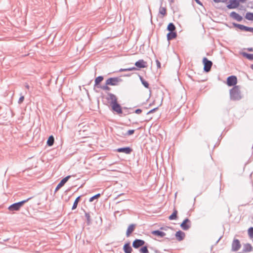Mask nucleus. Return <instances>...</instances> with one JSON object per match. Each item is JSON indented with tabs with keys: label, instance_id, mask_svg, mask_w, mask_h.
<instances>
[{
	"label": "nucleus",
	"instance_id": "obj_31",
	"mask_svg": "<svg viewBox=\"0 0 253 253\" xmlns=\"http://www.w3.org/2000/svg\"><path fill=\"white\" fill-rule=\"evenodd\" d=\"M246 18L250 20H253V13H247L246 15Z\"/></svg>",
	"mask_w": 253,
	"mask_h": 253
},
{
	"label": "nucleus",
	"instance_id": "obj_44",
	"mask_svg": "<svg viewBox=\"0 0 253 253\" xmlns=\"http://www.w3.org/2000/svg\"><path fill=\"white\" fill-rule=\"evenodd\" d=\"M157 109V108H155V109H152V110H150V111L148 112V113L149 114V113H152L154 112V111H155Z\"/></svg>",
	"mask_w": 253,
	"mask_h": 253
},
{
	"label": "nucleus",
	"instance_id": "obj_47",
	"mask_svg": "<svg viewBox=\"0 0 253 253\" xmlns=\"http://www.w3.org/2000/svg\"><path fill=\"white\" fill-rule=\"evenodd\" d=\"M60 188H59L58 186H57L55 189V192L57 191Z\"/></svg>",
	"mask_w": 253,
	"mask_h": 253
},
{
	"label": "nucleus",
	"instance_id": "obj_18",
	"mask_svg": "<svg viewBox=\"0 0 253 253\" xmlns=\"http://www.w3.org/2000/svg\"><path fill=\"white\" fill-rule=\"evenodd\" d=\"M177 36L176 33L175 32H171L167 34V39L168 41L175 39Z\"/></svg>",
	"mask_w": 253,
	"mask_h": 253
},
{
	"label": "nucleus",
	"instance_id": "obj_8",
	"mask_svg": "<svg viewBox=\"0 0 253 253\" xmlns=\"http://www.w3.org/2000/svg\"><path fill=\"white\" fill-rule=\"evenodd\" d=\"M180 227L184 230H188L190 227V221L185 219L181 224Z\"/></svg>",
	"mask_w": 253,
	"mask_h": 253
},
{
	"label": "nucleus",
	"instance_id": "obj_46",
	"mask_svg": "<svg viewBox=\"0 0 253 253\" xmlns=\"http://www.w3.org/2000/svg\"><path fill=\"white\" fill-rule=\"evenodd\" d=\"M248 50H249L250 51H253V48H248Z\"/></svg>",
	"mask_w": 253,
	"mask_h": 253
},
{
	"label": "nucleus",
	"instance_id": "obj_21",
	"mask_svg": "<svg viewBox=\"0 0 253 253\" xmlns=\"http://www.w3.org/2000/svg\"><path fill=\"white\" fill-rule=\"evenodd\" d=\"M124 250L126 253H131L132 248L129 244H126L124 246Z\"/></svg>",
	"mask_w": 253,
	"mask_h": 253
},
{
	"label": "nucleus",
	"instance_id": "obj_49",
	"mask_svg": "<svg viewBox=\"0 0 253 253\" xmlns=\"http://www.w3.org/2000/svg\"><path fill=\"white\" fill-rule=\"evenodd\" d=\"M251 68L253 70V64L251 66Z\"/></svg>",
	"mask_w": 253,
	"mask_h": 253
},
{
	"label": "nucleus",
	"instance_id": "obj_37",
	"mask_svg": "<svg viewBox=\"0 0 253 253\" xmlns=\"http://www.w3.org/2000/svg\"><path fill=\"white\" fill-rule=\"evenodd\" d=\"M99 197H100V194H98L92 197L91 198H90L89 199V202H92L94 199L98 198Z\"/></svg>",
	"mask_w": 253,
	"mask_h": 253
},
{
	"label": "nucleus",
	"instance_id": "obj_10",
	"mask_svg": "<svg viewBox=\"0 0 253 253\" xmlns=\"http://www.w3.org/2000/svg\"><path fill=\"white\" fill-rule=\"evenodd\" d=\"M145 242L143 240L136 239L133 241L132 246L134 248H138L143 246Z\"/></svg>",
	"mask_w": 253,
	"mask_h": 253
},
{
	"label": "nucleus",
	"instance_id": "obj_4",
	"mask_svg": "<svg viewBox=\"0 0 253 253\" xmlns=\"http://www.w3.org/2000/svg\"><path fill=\"white\" fill-rule=\"evenodd\" d=\"M203 62L204 65V70L208 72L211 70L212 63L211 61L209 60L207 58L205 57L203 59Z\"/></svg>",
	"mask_w": 253,
	"mask_h": 253
},
{
	"label": "nucleus",
	"instance_id": "obj_30",
	"mask_svg": "<svg viewBox=\"0 0 253 253\" xmlns=\"http://www.w3.org/2000/svg\"><path fill=\"white\" fill-rule=\"evenodd\" d=\"M243 55L250 60H253V54L244 53Z\"/></svg>",
	"mask_w": 253,
	"mask_h": 253
},
{
	"label": "nucleus",
	"instance_id": "obj_27",
	"mask_svg": "<svg viewBox=\"0 0 253 253\" xmlns=\"http://www.w3.org/2000/svg\"><path fill=\"white\" fill-rule=\"evenodd\" d=\"M80 198L81 197L79 196L76 199L75 201H74L73 206L72 207V210H75L77 208L78 203L80 200Z\"/></svg>",
	"mask_w": 253,
	"mask_h": 253
},
{
	"label": "nucleus",
	"instance_id": "obj_41",
	"mask_svg": "<svg viewBox=\"0 0 253 253\" xmlns=\"http://www.w3.org/2000/svg\"><path fill=\"white\" fill-rule=\"evenodd\" d=\"M156 64H157V66L158 68H161V63L159 61V60H156Z\"/></svg>",
	"mask_w": 253,
	"mask_h": 253
},
{
	"label": "nucleus",
	"instance_id": "obj_33",
	"mask_svg": "<svg viewBox=\"0 0 253 253\" xmlns=\"http://www.w3.org/2000/svg\"><path fill=\"white\" fill-rule=\"evenodd\" d=\"M249 236L251 238H253V227H251L248 231Z\"/></svg>",
	"mask_w": 253,
	"mask_h": 253
},
{
	"label": "nucleus",
	"instance_id": "obj_24",
	"mask_svg": "<svg viewBox=\"0 0 253 253\" xmlns=\"http://www.w3.org/2000/svg\"><path fill=\"white\" fill-rule=\"evenodd\" d=\"M103 78L102 76H99L97 77L95 80V86L99 87L98 86L99 84L103 81Z\"/></svg>",
	"mask_w": 253,
	"mask_h": 253
},
{
	"label": "nucleus",
	"instance_id": "obj_20",
	"mask_svg": "<svg viewBox=\"0 0 253 253\" xmlns=\"http://www.w3.org/2000/svg\"><path fill=\"white\" fill-rule=\"evenodd\" d=\"M237 27L242 30L253 32V28H249L242 25L238 24Z\"/></svg>",
	"mask_w": 253,
	"mask_h": 253
},
{
	"label": "nucleus",
	"instance_id": "obj_16",
	"mask_svg": "<svg viewBox=\"0 0 253 253\" xmlns=\"http://www.w3.org/2000/svg\"><path fill=\"white\" fill-rule=\"evenodd\" d=\"M230 15L232 18H234V19H236L238 21H241L242 20V16H241L240 15H239L235 12H232L230 13Z\"/></svg>",
	"mask_w": 253,
	"mask_h": 253
},
{
	"label": "nucleus",
	"instance_id": "obj_42",
	"mask_svg": "<svg viewBox=\"0 0 253 253\" xmlns=\"http://www.w3.org/2000/svg\"><path fill=\"white\" fill-rule=\"evenodd\" d=\"M24 99V97L23 96H21L19 99V103H21Z\"/></svg>",
	"mask_w": 253,
	"mask_h": 253
},
{
	"label": "nucleus",
	"instance_id": "obj_1",
	"mask_svg": "<svg viewBox=\"0 0 253 253\" xmlns=\"http://www.w3.org/2000/svg\"><path fill=\"white\" fill-rule=\"evenodd\" d=\"M230 95L231 99L233 100H238L241 99L242 94L239 86H235L231 89Z\"/></svg>",
	"mask_w": 253,
	"mask_h": 253
},
{
	"label": "nucleus",
	"instance_id": "obj_9",
	"mask_svg": "<svg viewBox=\"0 0 253 253\" xmlns=\"http://www.w3.org/2000/svg\"><path fill=\"white\" fill-rule=\"evenodd\" d=\"M116 151L119 153H124L126 154H129L132 151V149L129 147H127L118 148L116 149Z\"/></svg>",
	"mask_w": 253,
	"mask_h": 253
},
{
	"label": "nucleus",
	"instance_id": "obj_38",
	"mask_svg": "<svg viewBox=\"0 0 253 253\" xmlns=\"http://www.w3.org/2000/svg\"><path fill=\"white\" fill-rule=\"evenodd\" d=\"M134 130L133 129L129 130L127 131L126 134L127 135H130L133 134Z\"/></svg>",
	"mask_w": 253,
	"mask_h": 253
},
{
	"label": "nucleus",
	"instance_id": "obj_3",
	"mask_svg": "<svg viewBox=\"0 0 253 253\" xmlns=\"http://www.w3.org/2000/svg\"><path fill=\"white\" fill-rule=\"evenodd\" d=\"M121 81V79L119 78H110L106 81V85L115 86L118 85Z\"/></svg>",
	"mask_w": 253,
	"mask_h": 253
},
{
	"label": "nucleus",
	"instance_id": "obj_40",
	"mask_svg": "<svg viewBox=\"0 0 253 253\" xmlns=\"http://www.w3.org/2000/svg\"><path fill=\"white\" fill-rule=\"evenodd\" d=\"M87 131V129H83V130H80L79 131L80 134L82 136H83V137H86V136H84V135L83 134H82V131H83V132H84V131Z\"/></svg>",
	"mask_w": 253,
	"mask_h": 253
},
{
	"label": "nucleus",
	"instance_id": "obj_32",
	"mask_svg": "<svg viewBox=\"0 0 253 253\" xmlns=\"http://www.w3.org/2000/svg\"><path fill=\"white\" fill-rule=\"evenodd\" d=\"M140 252L141 253H149V251L146 246L142 247L140 249Z\"/></svg>",
	"mask_w": 253,
	"mask_h": 253
},
{
	"label": "nucleus",
	"instance_id": "obj_11",
	"mask_svg": "<svg viewBox=\"0 0 253 253\" xmlns=\"http://www.w3.org/2000/svg\"><path fill=\"white\" fill-rule=\"evenodd\" d=\"M185 237V233L180 230L176 232L175 233L176 239L178 241H181L183 240L184 239Z\"/></svg>",
	"mask_w": 253,
	"mask_h": 253
},
{
	"label": "nucleus",
	"instance_id": "obj_15",
	"mask_svg": "<svg viewBox=\"0 0 253 253\" xmlns=\"http://www.w3.org/2000/svg\"><path fill=\"white\" fill-rule=\"evenodd\" d=\"M135 228V225L134 224H130L128 226L126 232V235L128 237L130 236V235L132 233V232L134 230Z\"/></svg>",
	"mask_w": 253,
	"mask_h": 253
},
{
	"label": "nucleus",
	"instance_id": "obj_2",
	"mask_svg": "<svg viewBox=\"0 0 253 253\" xmlns=\"http://www.w3.org/2000/svg\"><path fill=\"white\" fill-rule=\"evenodd\" d=\"M31 198H29L27 200H23L20 202L13 204L8 207V210L10 211H18L23 204L28 202Z\"/></svg>",
	"mask_w": 253,
	"mask_h": 253
},
{
	"label": "nucleus",
	"instance_id": "obj_29",
	"mask_svg": "<svg viewBox=\"0 0 253 253\" xmlns=\"http://www.w3.org/2000/svg\"><path fill=\"white\" fill-rule=\"evenodd\" d=\"M140 80L141 81V83L143 84V85L145 87L149 88V84L146 81H145L144 80H143V79L141 77H140Z\"/></svg>",
	"mask_w": 253,
	"mask_h": 253
},
{
	"label": "nucleus",
	"instance_id": "obj_13",
	"mask_svg": "<svg viewBox=\"0 0 253 253\" xmlns=\"http://www.w3.org/2000/svg\"><path fill=\"white\" fill-rule=\"evenodd\" d=\"M135 65L139 68H144L147 67V62L143 60H139L136 62Z\"/></svg>",
	"mask_w": 253,
	"mask_h": 253
},
{
	"label": "nucleus",
	"instance_id": "obj_19",
	"mask_svg": "<svg viewBox=\"0 0 253 253\" xmlns=\"http://www.w3.org/2000/svg\"><path fill=\"white\" fill-rule=\"evenodd\" d=\"M152 234L155 236L160 237H163L166 235V233L159 230H155L152 232Z\"/></svg>",
	"mask_w": 253,
	"mask_h": 253
},
{
	"label": "nucleus",
	"instance_id": "obj_48",
	"mask_svg": "<svg viewBox=\"0 0 253 253\" xmlns=\"http://www.w3.org/2000/svg\"><path fill=\"white\" fill-rule=\"evenodd\" d=\"M57 186L59 187V188H61L62 187V186H61L59 183L57 185Z\"/></svg>",
	"mask_w": 253,
	"mask_h": 253
},
{
	"label": "nucleus",
	"instance_id": "obj_17",
	"mask_svg": "<svg viewBox=\"0 0 253 253\" xmlns=\"http://www.w3.org/2000/svg\"><path fill=\"white\" fill-rule=\"evenodd\" d=\"M109 100H110L111 105L116 103H117V97L113 94H109Z\"/></svg>",
	"mask_w": 253,
	"mask_h": 253
},
{
	"label": "nucleus",
	"instance_id": "obj_23",
	"mask_svg": "<svg viewBox=\"0 0 253 253\" xmlns=\"http://www.w3.org/2000/svg\"><path fill=\"white\" fill-rule=\"evenodd\" d=\"M159 13L162 15V18L164 17L167 14V9L165 7L161 6L159 8Z\"/></svg>",
	"mask_w": 253,
	"mask_h": 253
},
{
	"label": "nucleus",
	"instance_id": "obj_6",
	"mask_svg": "<svg viewBox=\"0 0 253 253\" xmlns=\"http://www.w3.org/2000/svg\"><path fill=\"white\" fill-rule=\"evenodd\" d=\"M237 79L235 76H231L227 79V84L228 86H233L237 84Z\"/></svg>",
	"mask_w": 253,
	"mask_h": 253
},
{
	"label": "nucleus",
	"instance_id": "obj_5",
	"mask_svg": "<svg viewBox=\"0 0 253 253\" xmlns=\"http://www.w3.org/2000/svg\"><path fill=\"white\" fill-rule=\"evenodd\" d=\"M241 247V245L240 241L238 239H234L232 243V251L233 252L238 251Z\"/></svg>",
	"mask_w": 253,
	"mask_h": 253
},
{
	"label": "nucleus",
	"instance_id": "obj_43",
	"mask_svg": "<svg viewBox=\"0 0 253 253\" xmlns=\"http://www.w3.org/2000/svg\"><path fill=\"white\" fill-rule=\"evenodd\" d=\"M142 112V111L141 109H138L135 110V113L136 114H140Z\"/></svg>",
	"mask_w": 253,
	"mask_h": 253
},
{
	"label": "nucleus",
	"instance_id": "obj_36",
	"mask_svg": "<svg viewBox=\"0 0 253 253\" xmlns=\"http://www.w3.org/2000/svg\"><path fill=\"white\" fill-rule=\"evenodd\" d=\"M85 216L86 218V219H87V223L89 224L90 222V215L88 213H85Z\"/></svg>",
	"mask_w": 253,
	"mask_h": 253
},
{
	"label": "nucleus",
	"instance_id": "obj_28",
	"mask_svg": "<svg viewBox=\"0 0 253 253\" xmlns=\"http://www.w3.org/2000/svg\"><path fill=\"white\" fill-rule=\"evenodd\" d=\"M71 176L68 175L65 178H64L63 179L61 180V181L59 182V184L61 186H63L65 183L68 180V179L70 178Z\"/></svg>",
	"mask_w": 253,
	"mask_h": 253
},
{
	"label": "nucleus",
	"instance_id": "obj_12",
	"mask_svg": "<svg viewBox=\"0 0 253 253\" xmlns=\"http://www.w3.org/2000/svg\"><path fill=\"white\" fill-rule=\"evenodd\" d=\"M112 109L116 112L118 114H120L122 113V110L121 106L118 103H116L111 105Z\"/></svg>",
	"mask_w": 253,
	"mask_h": 253
},
{
	"label": "nucleus",
	"instance_id": "obj_50",
	"mask_svg": "<svg viewBox=\"0 0 253 253\" xmlns=\"http://www.w3.org/2000/svg\"><path fill=\"white\" fill-rule=\"evenodd\" d=\"M241 0V1H245L246 0Z\"/></svg>",
	"mask_w": 253,
	"mask_h": 253
},
{
	"label": "nucleus",
	"instance_id": "obj_22",
	"mask_svg": "<svg viewBox=\"0 0 253 253\" xmlns=\"http://www.w3.org/2000/svg\"><path fill=\"white\" fill-rule=\"evenodd\" d=\"M54 142V137L52 135H51L48 137L46 144L48 146H51L53 145Z\"/></svg>",
	"mask_w": 253,
	"mask_h": 253
},
{
	"label": "nucleus",
	"instance_id": "obj_51",
	"mask_svg": "<svg viewBox=\"0 0 253 253\" xmlns=\"http://www.w3.org/2000/svg\"><path fill=\"white\" fill-rule=\"evenodd\" d=\"M196 1L197 2H199V0H196Z\"/></svg>",
	"mask_w": 253,
	"mask_h": 253
},
{
	"label": "nucleus",
	"instance_id": "obj_14",
	"mask_svg": "<svg viewBox=\"0 0 253 253\" xmlns=\"http://www.w3.org/2000/svg\"><path fill=\"white\" fill-rule=\"evenodd\" d=\"M253 247L250 244L247 243L244 245L243 252L245 253L250 252L253 251Z\"/></svg>",
	"mask_w": 253,
	"mask_h": 253
},
{
	"label": "nucleus",
	"instance_id": "obj_25",
	"mask_svg": "<svg viewBox=\"0 0 253 253\" xmlns=\"http://www.w3.org/2000/svg\"><path fill=\"white\" fill-rule=\"evenodd\" d=\"M177 211L174 210L173 213L169 216V220H174L177 218Z\"/></svg>",
	"mask_w": 253,
	"mask_h": 253
},
{
	"label": "nucleus",
	"instance_id": "obj_45",
	"mask_svg": "<svg viewBox=\"0 0 253 253\" xmlns=\"http://www.w3.org/2000/svg\"><path fill=\"white\" fill-rule=\"evenodd\" d=\"M157 109V108H155V109H152V110H150V111L148 112V113L149 114V113H152L154 112V111H155Z\"/></svg>",
	"mask_w": 253,
	"mask_h": 253
},
{
	"label": "nucleus",
	"instance_id": "obj_7",
	"mask_svg": "<svg viewBox=\"0 0 253 253\" xmlns=\"http://www.w3.org/2000/svg\"><path fill=\"white\" fill-rule=\"evenodd\" d=\"M229 3L227 5L229 9H234L238 7L239 5V2L237 0H230Z\"/></svg>",
	"mask_w": 253,
	"mask_h": 253
},
{
	"label": "nucleus",
	"instance_id": "obj_35",
	"mask_svg": "<svg viewBox=\"0 0 253 253\" xmlns=\"http://www.w3.org/2000/svg\"><path fill=\"white\" fill-rule=\"evenodd\" d=\"M136 68L135 67H132L131 68H128V69H121L120 70V72H123V71H130L135 70Z\"/></svg>",
	"mask_w": 253,
	"mask_h": 253
},
{
	"label": "nucleus",
	"instance_id": "obj_39",
	"mask_svg": "<svg viewBox=\"0 0 253 253\" xmlns=\"http://www.w3.org/2000/svg\"><path fill=\"white\" fill-rule=\"evenodd\" d=\"M227 0H213V1L216 3H219V2L225 3V2H226Z\"/></svg>",
	"mask_w": 253,
	"mask_h": 253
},
{
	"label": "nucleus",
	"instance_id": "obj_26",
	"mask_svg": "<svg viewBox=\"0 0 253 253\" xmlns=\"http://www.w3.org/2000/svg\"><path fill=\"white\" fill-rule=\"evenodd\" d=\"M167 29L170 32H174V31L175 30V27L173 23H170L169 24L168 27H167Z\"/></svg>",
	"mask_w": 253,
	"mask_h": 253
},
{
	"label": "nucleus",
	"instance_id": "obj_34",
	"mask_svg": "<svg viewBox=\"0 0 253 253\" xmlns=\"http://www.w3.org/2000/svg\"><path fill=\"white\" fill-rule=\"evenodd\" d=\"M109 85H105L103 86H99V87L104 90L109 91L110 90V88L108 86Z\"/></svg>",
	"mask_w": 253,
	"mask_h": 253
}]
</instances>
